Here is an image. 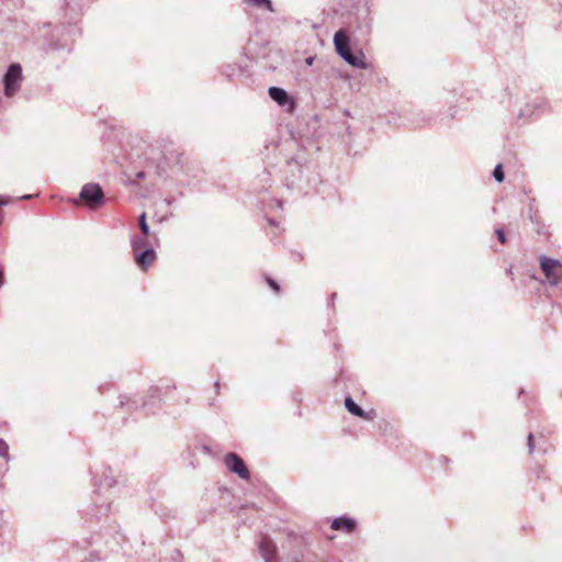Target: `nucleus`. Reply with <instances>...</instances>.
I'll return each mask as SVG.
<instances>
[{
	"mask_svg": "<svg viewBox=\"0 0 562 562\" xmlns=\"http://www.w3.org/2000/svg\"><path fill=\"white\" fill-rule=\"evenodd\" d=\"M305 160L304 150L299 149L294 157H286L281 167L268 168L267 173L278 177L288 189L303 191L305 187H314L317 183L316 177L303 179V175L310 170Z\"/></svg>",
	"mask_w": 562,
	"mask_h": 562,
	"instance_id": "1",
	"label": "nucleus"
},
{
	"mask_svg": "<svg viewBox=\"0 0 562 562\" xmlns=\"http://www.w3.org/2000/svg\"><path fill=\"white\" fill-rule=\"evenodd\" d=\"M117 490L119 483L112 471L109 470L104 472L94 492L93 508H91V515L94 516L98 521L110 510L112 499L116 495Z\"/></svg>",
	"mask_w": 562,
	"mask_h": 562,
	"instance_id": "2",
	"label": "nucleus"
},
{
	"mask_svg": "<svg viewBox=\"0 0 562 562\" xmlns=\"http://www.w3.org/2000/svg\"><path fill=\"white\" fill-rule=\"evenodd\" d=\"M336 53L350 66L358 69H367L368 64L362 50L352 52L348 33L340 29L334 35Z\"/></svg>",
	"mask_w": 562,
	"mask_h": 562,
	"instance_id": "3",
	"label": "nucleus"
},
{
	"mask_svg": "<svg viewBox=\"0 0 562 562\" xmlns=\"http://www.w3.org/2000/svg\"><path fill=\"white\" fill-rule=\"evenodd\" d=\"M159 395L160 391L158 387H150L148 390V398L137 394H122L120 395V407L126 408L127 411H136L142 408L147 414L154 413L156 404L160 401Z\"/></svg>",
	"mask_w": 562,
	"mask_h": 562,
	"instance_id": "4",
	"label": "nucleus"
},
{
	"mask_svg": "<svg viewBox=\"0 0 562 562\" xmlns=\"http://www.w3.org/2000/svg\"><path fill=\"white\" fill-rule=\"evenodd\" d=\"M124 541V536L117 530V527L114 525L100 526L98 530H93L90 540L88 541L89 546L101 547L104 546L110 551H115L117 548L122 546Z\"/></svg>",
	"mask_w": 562,
	"mask_h": 562,
	"instance_id": "5",
	"label": "nucleus"
},
{
	"mask_svg": "<svg viewBox=\"0 0 562 562\" xmlns=\"http://www.w3.org/2000/svg\"><path fill=\"white\" fill-rule=\"evenodd\" d=\"M105 202V194L102 187L97 182H89L82 186L78 198L72 199V204H83L89 210H98Z\"/></svg>",
	"mask_w": 562,
	"mask_h": 562,
	"instance_id": "6",
	"label": "nucleus"
},
{
	"mask_svg": "<svg viewBox=\"0 0 562 562\" xmlns=\"http://www.w3.org/2000/svg\"><path fill=\"white\" fill-rule=\"evenodd\" d=\"M22 79L21 65L18 63L11 64L2 78L4 95L8 98L15 95L21 88Z\"/></svg>",
	"mask_w": 562,
	"mask_h": 562,
	"instance_id": "7",
	"label": "nucleus"
},
{
	"mask_svg": "<svg viewBox=\"0 0 562 562\" xmlns=\"http://www.w3.org/2000/svg\"><path fill=\"white\" fill-rule=\"evenodd\" d=\"M540 268L551 285L557 286L561 282L562 262L560 260L541 256Z\"/></svg>",
	"mask_w": 562,
	"mask_h": 562,
	"instance_id": "8",
	"label": "nucleus"
},
{
	"mask_svg": "<svg viewBox=\"0 0 562 562\" xmlns=\"http://www.w3.org/2000/svg\"><path fill=\"white\" fill-rule=\"evenodd\" d=\"M225 467L243 480H249L250 472L245 461L235 452H229L224 457Z\"/></svg>",
	"mask_w": 562,
	"mask_h": 562,
	"instance_id": "9",
	"label": "nucleus"
},
{
	"mask_svg": "<svg viewBox=\"0 0 562 562\" xmlns=\"http://www.w3.org/2000/svg\"><path fill=\"white\" fill-rule=\"evenodd\" d=\"M268 94L278 105L284 108L285 112L293 113L296 108L294 99L286 90L280 87H270Z\"/></svg>",
	"mask_w": 562,
	"mask_h": 562,
	"instance_id": "10",
	"label": "nucleus"
},
{
	"mask_svg": "<svg viewBox=\"0 0 562 562\" xmlns=\"http://www.w3.org/2000/svg\"><path fill=\"white\" fill-rule=\"evenodd\" d=\"M134 254V260L138 268L142 270H147L148 267L155 261L156 259V251L151 246H146V248H139V249H133Z\"/></svg>",
	"mask_w": 562,
	"mask_h": 562,
	"instance_id": "11",
	"label": "nucleus"
},
{
	"mask_svg": "<svg viewBox=\"0 0 562 562\" xmlns=\"http://www.w3.org/2000/svg\"><path fill=\"white\" fill-rule=\"evenodd\" d=\"M345 407L351 415L357 416L367 422H371L376 417V413L374 409L364 411L350 396H347L345 398Z\"/></svg>",
	"mask_w": 562,
	"mask_h": 562,
	"instance_id": "12",
	"label": "nucleus"
},
{
	"mask_svg": "<svg viewBox=\"0 0 562 562\" xmlns=\"http://www.w3.org/2000/svg\"><path fill=\"white\" fill-rule=\"evenodd\" d=\"M258 548L265 562H277V546L269 537H262Z\"/></svg>",
	"mask_w": 562,
	"mask_h": 562,
	"instance_id": "13",
	"label": "nucleus"
},
{
	"mask_svg": "<svg viewBox=\"0 0 562 562\" xmlns=\"http://www.w3.org/2000/svg\"><path fill=\"white\" fill-rule=\"evenodd\" d=\"M356 520L353 518L347 517V516H340L335 518L331 521V529L334 530H342L346 532H352L356 528Z\"/></svg>",
	"mask_w": 562,
	"mask_h": 562,
	"instance_id": "14",
	"label": "nucleus"
},
{
	"mask_svg": "<svg viewBox=\"0 0 562 562\" xmlns=\"http://www.w3.org/2000/svg\"><path fill=\"white\" fill-rule=\"evenodd\" d=\"M544 101L541 98L535 99L531 103H527L524 109L518 113V117H530L543 105Z\"/></svg>",
	"mask_w": 562,
	"mask_h": 562,
	"instance_id": "15",
	"label": "nucleus"
},
{
	"mask_svg": "<svg viewBox=\"0 0 562 562\" xmlns=\"http://www.w3.org/2000/svg\"><path fill=\"white\" fill-rule=\"evenodd\" d=\"M138 226L143 235L147 237H153L155 241L158 240L157 235L150 232L149 225L147 224L146 213H142L138 217Z\"/></svg>",
	"mask_w": 562,
	"mask_h": 562,
	"instance_id": "16",
	"label": "nucleus"
},
{
	"mask_svg": "<svg viewBox=\"0 0 562 562\" xmlns=\"http://www.w3.org/2000/svg\"><path fill=\"white\" fill-rule=\"evenodd\" d=\"M150 238L151 237H147V236H133L131 238V246H132V250L133 249H142V248H146V246H151V241H150Z\"/></svg>",
	"mask_w": 562,
	"mask_h": 562,
	"instance_id": "17",
	"label": "nucleus"
},
{
	"mask_svg": "<svg viewBox=\"0 0 562 562\" xmlns=\"http://www.w3.org/2000/svg\"><path fill=\"white\" fill-rule=\"evenodd\" d=\"M244 2L254 8H265L270 12H274V8L271 0H244Z\"/></svg>",
	"mask_w": 562,
	"mask_h": 562,
	"instance_id": "18",
	"label": "nucleus"
},
{
	"mask_svg": "<svg viewBox=\"0 0 562 562\" xmlns=\"http://www.w3.org/2000/svg\"><path fill=\"white\" fill-rule=\"evenodd\" d=\"M493 177L494 179L497 181V182H503L504 181V178H505V175H504V170H503V166L501 164H498L494 170H493Z\"/></svg>",
	"mask_w": 562,
	"mask_h": 562,
	"instance_id": "19",
	"label": "nucleus"
},
{
	"mask_svg": "<svg viewBox=\"0 0 562 562\" xmlns=\"http://www.w3.org/2000/svg\"><path fill=\"white\" fill-rule=\"evenodd\" d=\"M0 457L4 458L7 461L10 460L9 445L1 438H0Z\"/></svg>",
	"mask_w": 562,
	"mask_h": 562,
	"instance_id": "20",
	"label": "nucleus"
},
{
	"mask_svg": "<svg viewBox=\"0 0 562 562\" xmlns=\"http://www.w3.org/2000/svg\"><path fill=\"white\" fill-rule=\"evenodd\" d=\"M88 541H89V540H86V542H87V547H91V548H92V550H91V555H93V557H94L95 559H98V560L102 559V557H101V550H102V547H103V546H101V547H97V546H89V544H88ZM103 558H106V554H103Z\"/></svg>",
	"mask_w": 562,
	"mask_h": 562,
	"instance_id": "21",
	"label": "nucleus"
},
{
	"mask_svg": "<svg viewBox=\"0 0 562 562\" xmlns=\"http://www.w3.org/2000/svg\"><path fill=\"white\" fill-rule=\"evenodd\" d=\"M495 235L501 244H505L507 238L503 228H496Z\"/></svg>",
	"mask_w": 562,
	"mask_h": 562,
	"instance_id": "22",
	"label": "nucleus"
},
{
	"mask_svg": "<svg viewBox=\"0 0 562 562\" xmlns=\"http://www.w3.org/2000/svg\"><path fill=\"white\" fill-rule=\"evenodd\" d=\"M267 280V283L269 284V286L276 292V293H279L280 292V285L278 284V282L273 279H271L270 277H267L266 278Z\"/></svg>",
	"mask_w": 562,
	"mask_h": 562,
	"instance_id": "23",
	"label": "nucleus"
},
{
	"mask_svg": "<svg viewBox=\"0 0 562 562\" xmlns=\"http://www.w3.org/2000/svg\"><path fill=\"white\" fill-rule=\"evenodd\" d=\"M527 447H528V452L531 454L535 451V441H533L532 432H529V435L527 437Z\"/></svg>",
	"mask_w": 562,
	"mask_h": 562,
	"instance_id": "24",
	"label": "nucleus"
},
{
	"mask_svg": "<svg viewBox=\"0 0 562 562\" xmlns=\"http://www.w3.org/2000/svg\"><path fill=\"white\" fill-rule=\"evenodd\" d=\"M65 47V45L63 44H59V43H49L48 44V48L52 49V50H58V49H63Z\"/></svg>",
	"mask_w": 562,
	"mask_h": 562,
	"instance_id": "25",
	"label": "nucleus"
},
{
	"mask_svg": "<svg viewBox=\"0 0 562 562\" xmlns=\"http://www.w3.org/2000/svg\"><path fill=\"white\" fill-rule=\"evenodd\" d=\"M364 26L367 29V32H370V30H371V20L369 18V8L367 9V19H366Z\"/></svg>",
	"mask_w": 562,
	"mask_h": 562,
	"instance_id": "26",
	"label": "nucleus"
},
{
	"mask_svg": "<svg viewBox=\"0 0 562 562\" xmlns=\"http://www.w3.org/2000/svg\"><path fill=\"white\" fill-rule=\"evenodd\" d=\"M314 59H315V57H314V56H310V57H307V58L305 59L306 65L312 66V65H313V63H314Z\"/></svg>",
	"mask_w": 562,
	"mask_h": 562,
	"instance_id": "27",
	"label": "nucleus"
},
{
	"mask_svg": "<svg viewBox=\"0 0 562 562\" xmlns=\"http://www.w3.org/2000/svg\"><path fill=\"white\" fill-rule=\"evenodd\" d=\"M4 284V273L2 269H0V288Z\"/></svg>",
	"mask_w": 562,
	"mask_h": 562,
	"instance_id": "28",
	"label": "nucleus"
},
{
	"mask_svg": "<svg viewBox=\"0 0 562 562\" xmlns=\"http://www.w3.org/2000/svg\"><path fill=\"white\" fill-rule=\"evenodd\" d=\"M180 557H181L180 551H179V550H175L173 555H172V559H173V560H178V559H180Z\"/></svg>",
	"mask_w": 562,
	"mask_h": 562,
	"instance_id": "29",
	"label": "nucleus"
},
{
	"mask_svg": "<svg viewBox=\"0 0 562 562\" xmlns=\"http://www.w3.org/2000/svg\"><path fill=\"white\" fill-rule=\"evenodd\" d=\"M214 387H215V392H216V394H218V393H220V389H221V383H220L218 381H216V382L214 383Z\"/></svg>",
	"mask_w": 562,
	"mask_h": 562,
	"instance_id": "30",
	"label": "nucleus"
},
{
	"mask_svg": "<svg viewBox=\"0 0 562 562\" xmlns=\"http://www.w3.org/2000/svg\"><path fill=\"white\" fill-rule=\"evenodd\" d=\"M136 178H137V179H143V178H145V172H144V171H138V172L136 173Z\"/></svg>",
	"mask_w": 562,
	"mask_h": 562,
	"instance_id": "31",
	"label": "nucleus"
},
{
	"mask_svg": "<svg viewBox=\"0 0 562 562\" xmlns=\"http://www.w3.org/2000/svg\"><path fill=\"white\" fill-rule=\"evenodd\" d=\"M268 223H269L271 226H276V225H277V222H276L273 218H268Z\"/></svg>",
	"mask_w": 562,
	"mask_h": 562,
	"instance_id": "32",
	"label": "nucleus"
},
{
	"mask_svg": "<svg viewBox=\"0 0 562 562\" xmlns=\"http://www.w3.org/2000/svg\"><path fill=\"white\" fill-rule=\"evenodd\" d=\"M542 473H543V469H542V468H539V469H538V472H537V476H538V477H540Z\"/></svg>",
	"mask_w": 562,
	"mask_h": 562,
	"instance_id": "33",
	"label": "nucleus"
},
{
	"mask_svg": "<svg viewBox=\"0 0 562 562\" xmlns=\"http://www.w3.org/2000/svg\"><path fill=\"white\" fill-rule=\"evenodd\" d=\"M3 218H4V216H3V212L0 210V225H1V224H2V222H3Z\"/></svg>",
	"mask_w": 562,
	"mask_h": 562,
	"instance_id": "34",
	"label": "nucleus"
},
{
	"mask_svg": "<svg viewBox=\"0 0 562 562\" xmlns=\"http://www.w3.org/2000/svg\"><path fill=\"white\" fill-rule=\"evenodd\" d=\"M450 111H451V112H450V116H451V119H453V117L456 116V111H454V110H452V109H450Z\"/></svg>",
	"mask_w": 562,
	"mask_h": 562,
	"instance_id": "35",
	"label": "nucleus"
},
{
	"mask_svg": "<svg viewBox=\"0 0 562 562\" xmlns=\"http://www.w3.org/2000/svg\"><path fill=\"white\" fill-rule=\"evenodd\" d=\"M430 122V119H423V123H429Z\"/></svg>",
	"mask_w": 562,
	"mask_h": 562,
	"instance_id": "36",
	"label": "nucleus"
},
{
	"mask_svg": "<svg viewBox=\"0 0 562 562\" xmlns=\"http://www.w3.org/2000/svg\"><path fill=\"white\" fill-rule=\"evenodd\" d=\"M22 199H24V200L31 199V195H29V194L27 195H23Z\"/></svg>",
	"mask_w": 562,
	"mask_h": 562,
	"instance_id": "37",
	"label": "nucleus"
},
{
	"mask_svg": "<svg viewBox=\"0 0 562 562\" xmlns=\"http://www.w3.org/2000/svg\"><path fill=\"white\" fill-rule=\"evenodd\" d=\"M330 299H331V301H334V300L336 299V293H333V294L330 295Z\"/></svg>",
	"mask_w": 562,
	"mask_h": 562,
	"instance_id": "38",
	"label": "nucleus"
},
{
	"mask_svg": "<svg viewBox=\"0 0 562 562\" xmlns=\"http://www.w3.org/2000/svg\"><path fill=\"white\" fill-rule=\"evenodd\" d=\"M295 562H300L297 558H295Z\"/></svg>",
	"mask_w": 562,
	"mask_h": 562,
	"instance_id": "39",
	"label": "nucleus"
}]
</instances>
